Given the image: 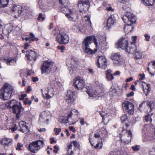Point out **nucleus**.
<instances>
[{
  "instance_id": "f257e3e1",
  "label": "nucleus",
  "mask_w": 155,
  "mask_h": 155,
  "mask_svg": "<svg viewBox=\"0 0 155 155\" xmlns=\"http://www.w3.org/2000/svg\"><path fill=\"white\" fill-rule=\"evenodd\" d=\"M93 42L97 47V39L94 36H88L84 38L82 43V47L84 53L88 54H92L95 53L97 51V49H95L94 51L90 48V45Z\"/></svg>"
},
{
  "instance_id": "f03ea898",
  "label": "nucleus",
  "mask_w": 155,
  "mask_h": 155,
  "mask_svg": "<svg viewBox=\"0 0 155 155\" xmlns=\"http://www.w3.org/2000/svg\"><path fill=\"white\" fill-rule=\"evenodd\" d=\"M13 91L12 87L5 84L4 87L1 89L0 98L3 100L8 99L11 97Z\"/></svg>"
},
{
  "instance_id": "7ed1b4c3",
  "label": "nucleus",
  "mask_w": 155,
  "mask_h": 155,
  "mask_svg": "<svg viewBox=\"0 0 155 155\" xmlns=\"http://www.w3.org/2000/svg\"><path fill=\"white\" fill-rule=\"evenodd\" d=\"M44 145V142L43 140L35 141L29 144L28 149L31 152L35 153L43 147Z\"/></svg>"
},
{
  "instance_id": "20e7f679",
  "label": "nucleus",
  "mask_w": 155,
  "mask_h": 155,
  "mask_svg": "<svg viewBox=\"0 0 155 155\" xmlns=\"http://www.w3.org/2000/svg\"><path fill=\"white\" fill-rule=\"evenodd\" d=\"M64 31L63 29L60 31L59 34L56 37V39L59 43L66 45L68 43L69 38L68 35Z\"/></svg>"
},
{
  "instance_id": "39448f33",
  "label": "nucleus",
  "mask_w": 155,
  "mask_h": 155,
  "mask_svg": "<svg viewBox=\"0 0 155 155\" xmlns=\"http://www.w3.org/2000/svg\"><path fill=\"white\" fill-rule=\"evenodd\" d=\"M127 18L128 21L130 22V24H127L124 26V31H126V30L128 29L129 27L135 23L136 21V18L134 15L132 13L130 12H127L125 14V16H124L122 18L123 21L125 23H126L127 22L126 21V18Z\"/></svg>"
},
{
  "instance_id": "423d86ee",
  "label": "nucleus",
  "mask_w": 155,
  "mask_h": 155,
  "mask_svg": "<svg viewBox=\"0 0 155 155\" xmlns=\"http://www.w3.org/2000/svg\"><path fill=\"white\" fill-rule=\"evenodd\" d=\"M53 63L48 61H45L41 67L42 74H47L49 73L51 71Z\"/></svg>"
},
{
  "instance_id": "0eeeda50",
  "label": "nucleus",
  "mask_w": 155,
  "mask_h": 155,
  "mask_svg": "<svg viewBox=\"0 0 155 155\" xmlns=\"http://www.w3.org/2000/svg\"><path fill=\"white\" fill-rule=\"evenodd\" d=\"M122 136L120 138L121 140L126 143H128L131 141L132 133L130 130L127 131L123 129L122 130Z\"/></svg>"
},
{
  "instance_id": "6e6552de",
  "label": "nucleus",
  "mask_w": 155,
  "mask_h": 155,
  "mask_svg": "<svg viewBox=\"0 0 155 155\" xmlns=\"http://www.w3.org/2000/svg\"><path fill=\"white\" fill-rule=\"evenodd\" d=\"M123 109L130 114H133L134 112V106L133 104L127 101H125L122 104Z\"/></svg>"
},
{
  "instance_id": "1a4fd4ad",
  "label": "nucleus",
  "mask_w": 155,
  "mask_h": 155,
  "mask_svg": "<svg viewBox=\"0 0 155 155\" xmlns=\"http://www.w3.org/2000/svg\"><path fill=\"white\" fill-rule=\"evenodd\" d=\"M43 97L46 99H49L53 96L54 94L53 88L48 87L45 90H41Z\"/></svg>"
},
{
  "instance_id": "9d476101",
  "label": "nucleus",
  "mask_w": 155,
  "mask_h": 155,
  "mask_svg": "<svg viewBox=\"0 0 155 155\" xmlns=\"http://www.w3.org/2000/svg\"><path fill=\"white\" fill-rule=\"evenodd\" d=\"M97 64L98 67L105 69L107 66V62L105 57L103 56H99L97 59Z\"/></svg>"
},
{
  "instance_id": "9b49d317",
  "label": "nucleus",
  "mask_w": 155,
  "mask_h": 155,
  "mask_svg": "<svg viewBox=\"0 0 155 155\" xmlns=\"http://www.w3.org/2000/svg\"><path fill=\"white\" fill-rule=\"evenodd\" d=\"M24 110V108L21 105L18 104L12 109V112L15 115L17 119H19L21 116L22 113Z\"/></svg>"
},
{
  "instance_id": "f8f14e48",
  "label": "nucleus",
  "mask_w": 155,
  "mask_h": 155,
  "mask_svg": "<svg viewBox=\"0 0 155 155\" xmlns=\"http://www.w3.org/2000/svg\"><path fill=\"white\" fill-rule=\"evenodd\" d=\"M116 48H120L123 50L127 49L128 46V42L126 39L121 38L116 45Z\"/></svg>"
},
{
  "instance_id": "ddd939ff",
  "label": "nucleus",
  "mask_w": 155,
  "mask_h": 155,
  "mask_svg": "<svg viewBox=\"0 0 155 155\" xmlns=\"http://www.w3.org/2000/svg\"><path fill=\"white\" fill-rule=\"evenodd\" d=\"M73 83L75 87L79 90L83 89L84 86V80L80 77L75 78L73 80Z\"/></svg>"
},
{
  "instance_id": "4468645a",
  "label": "nucleus",
  "mask_w": 155,
  "mask_h": 155,
  "mask_svg": "<svg viewBox=\"0 0 155 155\" xmlns=\"http://www.w3.org/2000/svg\"><path fill=\"white\" fill-rule=\"evenodd\" d=\"M77 62V59L73 57L67 59L66 64V65L68 67V69L69 71H73L74 66Z\"/></svg>"
},
{
  "instance_id": "2eb2a0df",
  "label": "nucleus",
  "mask_w": 155,
  "mask_h": 155,
  "mask_svg": "<svg viewBox=\"0 0 155 155\" xmlns=\"http://www.w3.org/2000/svg\"><path fill=\"white\" fill-rule=\"evenodd\" d=\"M94 137H92V134L91 133L89 135V140L91 145L95 149H101L103 146L102 140L101 139V140H98L97 143L96 145H94Z\"/></svg>"
},
{
  "instance_id": "dca6fc26",
  "label": "nucleus",
  "mask_w": 155,
  "mask_h": 155,
  "mask_svg": "<svg viewBox=\"0 0 155 155\" xmlns=\"http://www.w3.org/2000/svg\"><path fill=\"white\" fill-rule=\"evenodd\" d=\"M12 12L14 15L15 18L23 15V11H22V7L20 6H16L14 7L12 10Z\"/></svg>"
},
{
  "instance_id": "f3484780",
  "label": "nucleus",
  "mask_w": 155,
  "mask_h": 155,
  "mask_svg": "<svg viewBox=\"0 0 155 155\" xmlns=\"http://www.w3.org/2000/svg\"><path fill=\"white\" fill-rule=\"evenodd\" d=\"M78 6L82 7V9L84 11L87 10L88 5L90 4L89 0H79L78 1Z\"/></svg>"
},
{
  "instance_id": "a211bd4d",
  "label": "nucleus",
  "mask_w": 155,
  "mask_h": 155,
  "mask_svg": "<svg viewBox=\"0 0 155 155\" xmlns=\"http://www.w3.org/2000/svg\"><path fill=\"white\" fill-rule=\"evenodd\" d=\"M75 98V92L71 91H68L66 96V100L68 103H71L74 101Z\"/></svg>"
},
{
  "instance_id": "6ab92c4d",
  "label": "nucleus",
  "mask_w": 155,
  "mask_h": 155,
  "mask_svg": "<svg viewBox=\"0 0 155 155\" xmlns=\"http://www.w3.org/2000/svg\"><path fill=\"white\" fill-rule=\"evenodd\" d=\"M110 58L114 60V63L120 64L121 63V59L120 58V54L119 53H115L111 54Z\"/></svg>"
},
{
  "instance_id": "aec40b11",
  "label": "nucleus",
  "mask_w": 155,
  "mask_h": 155,
  "mask_svg": "<svg viewBox=\"0 0 155 155\" xmlns=\"http://www.w3.org/2000/svg\"><path fill=\"white\" fill-rule=\"evenodd\" d=\"M87 93L90 97L96 98L97 97H100L101 95V90L94 91L92 89H87Z\"/></svg>"
},
{
  "instance_id": "412c9836",
  "label": "nucleus",
  "mask_w": 155,
  "mask_h": 155,
  "mask_svg": "<svg viewBox=\"0 0 155 155\" xmlns=\"http://www.w3.org/2000/svg\"><path fill=\"white\" fill-rule=\"evenodd\" d=\"M19 130L21 132L26 134L29 131V128L28 126H26L25 122L21 121L19 123Z\"/></svg>"
},
{
  "instance_id": "4be33fe9",
  "label": "nucleus",
  "mask_w": 155,
  "mask_h": 155,
  "mask_svg": "<svg viewBox=\"0 0 155 155\" xmlns=\"http://www.w3.org/2000/svg\"><path fill=\"white\" fill-rule=\"evenodd\" d=\"M50 114L49 112L48 111L45 110L42 112L41 113L39 120L41 122H44L45 121H47L48 120L47 117Z\"/></svg>"
},
{
  "instance_id": "5701e85b",
  "label": "nucleus",
  "mask_w": 155,
  "mask_h": 155,
  "mask_svg": "<svg viewBox=\"0 0 155 155\" xmlns=\"http://www.w3.org/2000/svg\"><path fill=\"white\" fill-rule=\"evenodd\" d=\"M26 56L28 57L30 60H33L35 61L37 59L36 53L32 50L26 51Z\"/></svg>"
},
{
  "instance_id": "b1692460",
  "label": "nucleus",
  "mask_w": 155,
  "mask_h": 155,
  "mask_svg": "<svg viewBox=\"0 0 155 155\" xmlns=\"http://www.w3.org/2000/svg\"><path fill=\"white\" fill-rule=\"evenodd\" d=\"M99 113L102 117V121L105 124L108 123L110 120L111 114L103 111L100 112Z\"/></svg>"
},
{
  "instance_id": "393cba45",
  "label": "nucleus",
  "mask_w": 155,
  "mask_h": 155,
  "mask_svg": "<svg viewBox=\"0 0 155 155\" xmlns=\"http://www.w3.org/2000/svg\"><path fill=\"white\" fill-rule=\"evenodd\" d=\"M116 23V19L114 15H111L107 20V26L108 28H110Z\"/></svg>"
},
{
  "instance_id": "a878e982",
  "label": "nucleus",
  "mask_w": 155,
  "mask_h": 155,
  "mask_svg": "<svg viewBox=\"0 0 155 155\" xmlns=\"http://www.w3.org/2000/svg\"><path fill=\"white\" fill-rule=\"evenodd\" d=\"M77 112V110H72L70 112V114H68V117H67L66 120L65 121H64V120H63V122L65 123H68L70 124H74L76 122V121H74V120H72L71 117V115L72 114L73 112Z\"/></svg>"
},
{
  "instance_id": "bb28decb",
  "label": "nucleus",
  "mask_w": 155,
  "mask_h": 155,
  "mask_svg": "<svg viewBox=\"0 0 155 155\" xmlns=\"http://www.w3.org/2000/svg\"><path fill=\"white\" fill-rule=\"evenodd\" d=\"M147 70L150 74L154 75L153 73H155V60L149 64Z\"/></svg>"
},
{
  "instance_id": "cd10ccee",
  "label": "nucleus",
  "mask_w": 155,
  "mask_h": 155,
  "mask_svg": "<svg viewBox=\"0 0 155 155\" xmlns=\"http://www.w3.org/2000/svg\"><path fill=\"white\" fill-rule=\"evenodd\" d=\"M12 139L8 138H5L2 139L1 143L5 147L8 146L12 144Z\"/></svg>"
},
{
  "instance_id": "c85d7f7f",
  "label": "nucleus",
  "mask_w": 155,
  "mask_h": 155,
  "mask_svg": "<svg viewBox=\"0 0 155 155\" xmlns=\"http://www.w3.org/2000/svg\"><path fill=\"white\" fill-rule=\"evenodd\" d=\"M142 86L144 93L145 94L147 95L148 93L149 92L150 90V84H147L144 83V84H142Z\"/></svg>"
},
{
  "instance_id": "c756f323",
  "label": "nucleus",
  "mask_w": 155,
  "mask_h": 155,
  "mask_svg": "<svg viewBox=\"0 0 155 155\" xmlns=\"http://www.w3.org/2000/svg\"><path fill=\"white\" fill-rule=\"evenodd\" d=\"M17 102L15 100H12L9 102H8L6 104V106L7 108L12 109L13 107L17 105Z\"/></svg>"
},
{
  "instance_id": "7c9ffc66",
  "label": "nucleus",
  "mask_w": 155,
  "mask_h": 155,
  "mask_svg": "<svg viewBox=\"0 0 155 155\" xmlns=\"http://www.w3.org/2000/svg\"><path fill=\"white\" fill-rule=\"evenodd\" d=\"M112 71L109 69L106 71V78L108 81H110L114 79V77L111 74Z\"/></svg>"
},
{
  "instance_id": "2f4dec72",
  "label": "nucleus",
  "mask_w": 155,
  "mask_h": 155,
  "mask_svg": "<svg viewBox=\"0 0 155 155\" xmlns=\"http://www.w3.org/2000/svg\"><path fill=\"white\" fill-rule=\"evenodd\" d=\"M68 11L69 12V14L66 13V16L68 18L69 20L72 21H74L75 19L73 17V15L74 14V12L71 9H68Z\"/></svg>"
},
{
  "instance_id": "473e14b6",
  "label": "nucleus",
  "mask_w": 155,
  "mask_h": 155,
  "mask_svg": "<svg viewBox=\"0 0 155 155\" xmlns=\"http://www.w3.org/2000/svg\"><path fill=\"white\" fill-rule=\"evenodd\" d=\"M137 47L134 45L130 46L127 48L125 51L128 53L134 54L137 50Z\"/></svg>"
},
{
  "instance_id": "72a5a7b5",
  "label": "nucleus",
  "mask_w": 155,
  "mask_h": 155,
  "mask_svg": "<svg viewBox=\"0 0 155 155\" xmlns=\"http://www.w3.org/2000/svg\"><path fill=\"white\" fill-rule=\"evenodd\" d=\"M100 134L101 136V140H102L103 138L106 137H107L108 132L105 128H102L100 129Z\"/></svg>"
},
{
  "instance_id": "f704fd0d",
  "label": "nucleus",
  "mask_w": 155,
  "mask_h": 155,
  "mask_svg": "<svg viewBox=\"0 0 155 155\" xmlns=\"http://www.w3.org/2000/svg\"><path fill=\"white\" fill-rule=\"evenodd\" d=\"M153 113H152L151 115V117H150V115L148 114L146 115L145 117V120L146 122H147L149 120V119H150V123L151 125H152V121L153 119Z\"/></svg>"
},
{
  "instance_id": "c9c22d12",
  "label": "nucleus",
  "mask_w": 155,
  "mask_h": 155,
  "mask_svg": "<svg viewBox=\"0 0 155 155\" xmlns=\"http://www.w3.org/2000/svg\"><path fill=\"white\" fill-rule=\"evenodd\" d=\"M4 60L5 61L6 63L8 65H12L16 62V61L13 58H8L7 59H5Z\"/></svg>"
},
{
  "instance_id": "e433bc0d",
  "label": "nucleus",
  "mask_w": 155,
  "mask_h": 155,
  "mask_svg": "<svg viewBox=\"0 0 155 155\" xmlns=\"http://www.w3.org/2000/svg\"><path fill=\"white\" fill-rule=\"evenodd\" d=\"M134 53H135V58L136 59H140L142 58V53L139 50L137 49Z\"/></svg>"
},
{
  "instance_id": "4c0bfd02",
  "label": "nucleus",
  "mask_w": 155,
  "mask_h": 155,
  "mask_svg": "<svg viewBox=\"0 0 155 155\" xmlns=\"http://www.w3.org/2000/svg\"><path fill=\"white\" fill-rule=\"evenodd\" d=\"M8 2V0H0V8L7 6Z\"/></svg>"
},
{
  "instance_id": "58836bf2",
  "label": "nucleus",
  "mask_w": 155,
  "mask_h": 155,
  "mask_svg": "<svg viewBox=\"0 0 155 155\" xmlns=\"http://www.w3.org/2000/svg\"><path fill=\"white\" fill-rule=\"evenodd\" d=\"M153 2L155 0H153ZM142 3H143L145 5L150 6L151 5L153 4V3L150 0H141Z\"/></svg>"
},
{
  "instance_id": "ea45409f",
  "label": "nucleus",
  "mask_w": 155,
  "mask_h": 155,
  "mask_svg": "<svg viewBox=\"0 0 155 155\" xmlns=\"http://www.w3.org/2000/svg\"><path fill=\"white\" fill-rule=\"evenodd\" d=\"M38 3V6L40 9H43L44 8L45 5L43 0H39Z\"/></svg>"
},
{
  "instance_id": "a19ab883",
  "label": "nucleus",
  "mask_w": 155,
  "mask_h": 155,
  "mask_svg": "<svg viewBox=\"0 0 155 155\" xmlns=\"http://www.w3.org/2000/svg\"><path fill=\"white\" fill-rule=\"evenodd\" d=\"M86 17L87 18V19H86V24H88V28H92V24L90 20V17L89 16H87Z\"/></svg>"
},
{
  "instance_id": "79ce46f5",
  "label": "nucleus",
  "mask_w": 155,
  "mask_h": 155,
  "mask_svg": "<svg viewBox=\"0 0 155 155\" xmlns=\"http://www.w3.org/2000/svg\"><path fill=\"white\" fill-rule=\"evenodd\" d=\"M120 120L122 123H124L127 121H128L127 117L126 114H124L121 117Z\"/></svg>"
},
{
  "instance_id": "37998d69",
  "label": "nucleus",
  "mask_w": 155,
  "mask_h": 155,
  "mask_svg": "<svg viewBox=\"0 0 155 155\" xmlns=\"http://www.w3.org/2000/svg\"><path fill=\"white\" fill-rule=\"evenodd\" d=\"M72 29L74 31L76 32H78L80 31V28L76 25H74L73 26Z\"/></svg>"
},
{
  "instance_id": "c03bdc74",
  "label": "nucleus",
  "mask_w": 155,
  "mask_h": 155,
  "mask_svg": "<svg viewBox=\"0 0 155 155\" xmlns=\"http://www.w3.org/2000/svg\"><path fill=\"white\" fill-rule=\"evenodd\" d=\"M147 105L150 108V109H152L154 107V104L153 101H150L147 104Z\"/></svg>"
},
{
  "instance_id": "a18cd8bd",
  "label": "nucleus",
  "mask_w": 155,
  "mask_h": 155,
  "mask_svg": "<svg viewBox=\"0 0 155 155\" xmlns=\"http://www.w3.org/2000/svg\"><path fill=\"white\" fill-rule=\"evenodd\" d=\"M24 104L25 105L28 104L30 105L32 103L31 101L29 100L28 99L26 98L25 100L23 101Z\"/></svg>"
},
{
  "instance_id": "49530a36",
  "label": "nucleus",
  "mask_w": 155,
  "mask_h": 155,
  "mask_svg": "<svg viewBox=\"0 0 155 155\" xmlns=\"http://www.w3.org/2000/svg\"><path fill=\"white\" fill-rule=\"evenodd\" d=\"M54 131L55 132V134L56 135H58L59 134L60 132L61 131V128L58 129L57 128H55L54 129Z\"/></svg>"
},
{
  "instance_id": "de8ad7c7",
  "label": "nucleus",
  "mask_w": 155,
  "mask_h": 155,
  "mask_svg": "<svg viewBox=\"0 0 155 155\" xmlns=\"http://www.w3.org/2000/svg\"><path fill=\"white\" fill-rule=\"evenodd\" d=\"M11 30L8 31L7 29H5L3 28V33L4 34L6 35H8L9 33L11 32Z\"/></svg>"
},
{
  "instance_id": "09e8293b",
  "label": "nucleus",
  "mask_w": 155,
  "mask_h": 155,
  "mask_svg": "<svg viewBox=\"0 0 155 155\" xmlns=\"http://www.w3.org/2000/svg\"><path fill=\"white\" fill-rule=\"evenodd\" d=\"M120 151H112L110 152V155H118Z\"/></svg>"
},
{
  "instance_id": "8fccbe9b",
  "label": "nucleus",
  "mask_w": 155,
  "mask_h": 155,
  "mask_svg": "<svg viewBox=\"0 0 155 155\" xmlns=\"http://www.w3.org/2000/svg\"><path fill=\"white\" fill-rule=\"evenodd\" d=\"M138 146L137 145H135L132 147V149L134 151H136L138 150L139 149Z\"/></svg>"
},
{
  "instance_id": "3c124183",
  "label": "nucleus",
  "mask_w": 155,
  "mask_h": 155,
  "mask_svg": "<svg viewBox=\"0 0 155 155\" xmlns=\"http://www.w3.org/2000/svg\"><path fill=\"white\" fill-rule=\"evenodd\" d=\"M57 48L60 50L62 52H63L64 50L65 49V48L63 46H57Z\"/></svg>"
},
{
  "instance_id": "603ef678",
  "label": "nucleus",
  "mask_w": 155,
  "mask_h": 155,
  "mask_svg": "<svg viewBox=\"0 0 155 155\" xmlns=\"http://www.w3.org/2000/svg\"><path fill=\"white\" fill-rule=\"evenodd\" d=\"M37 19L39 21L41 19L42 20H44L45 19V18L43 16L42 14L41 13L39 14L38 17L37 18Z\"/></svg>"
},
{
  "instance_id": "864d4df0",
  "label": "nucleus",
  "mask_w": 155,
  "mask_h": 155,
  "mask_svg": "<svg viewBox=\"0 0 155 155\" xmlns=\"http://www.w3.org/2000/svg\"><path fill=\"white\" fill-rule=\"evenodd\" d=\"M23 145L22 144H21L19 143H18L17 144V147L16 148V150H21V148L22 147Z\"/></svg>"
},
{
  "instance_id": "5fc2aeb1",
  "label": "nucleus",
  "mask_w": 155,
  "mask_h": 155,
  "mask_svg": "<svg viewBox=\"0 0 155 155\" xmlns=\"http://www.w3.org/2000/svg\"><path fill=\"white\" fill-rule=\"evenodd\" d=\"M110 95H112V96L114 95L113 94V93L115 94L116 92V89H110Z\"/></svg>"
},
{
  "instance_id": "6e6d98bb",
  "label": "nucleus",
  "mask_w": 155,
  "mask_h": 155,
  "mask_svg": "<svg viewBox=\"0 0 155 155\" xmlns=\"http://www.w3.org/2000/svg\"><path fill=\"white\" fill-rule=\"evenodd\" d=\"M92 137H93L94 139V137L97 138H100L101 139V135L100 133H97L96 134H95L94 136H92Z\"/></svg>"
},
{
  "instance_id": "4d7b16f0",
  "label": "nucleus",
  "mask_w": 155,
  "mask_h": 155,
  "mask_svg": "<svg viewBox=\"0 0 155 155\" xmlns=\"http://www.w3.org/2000/svg\"><path fill=\"white\" fill-rule=\"evenodd\" d=\"M61 11L62 12L64 13V14H66V13H66V12L68 10V9L64 7H62L61 8Z\"/></svg>"
},
{
  "instance_id": "13d9d810",
  "label": "nucleus",
  "mask_w": 155,
  "mask_h": 155,
  "mask_svg": "<svg viewBox=\"0 0 155 155\" xmlns=\"http://www.w3.org/2000/svg\"><path fill=\"white\" fill-rule=\"evenodd\" d=\"M139 76L140 77V78H139L140 80H142L145 77V75L144 74H139Z\"/></svg>"
},
{
  "instance_id": "bf43d9fd",
  "label": "nucleus",
  "mask_w": 155,
  "mask_h": 155,
  "mask_svg": "<svg viewBox=\"0 0 155 155\" xmlns=\"http://www.w3.org/2000/svg\"><path fill=\"white\" fill-rule=\"evenodd\" d=\"M27 96V94H22L21 95L20 97L19 98L20 100H23L25 97Z\"/></svg>"
},
{
  "instance_id": "052dcab7",
  "label": "nucleus",
  "mask_w": 155,
  "mask_h": 155,
  "mask_svg": "<svg viewBox=\"0 0 155 155\" xmlns=\"http://www.w3.org/2000/svg\"><path fill=\"white\" fill-rule=\"evenodd\" d=\"M134 95V92L133 91H131L130 93H128L126 94V96L127 97H130Z\"/></svg>"
},
{
  "instance_id": "680f3d73",
  "label": "nucleus",
  "mask_w": 155,
  "mask_h": 155,
  "mask_svg": "<svg viewBox=\"0 0 155 155\" xmlns=\"http://www.w3.org/2000/svg\"><path fill=\"white\" fill-rule=\"evenodd\" d=\"M144 37L145 38V40L147 41H148L150 38V36L147 34H145L144 35Z\"/></svg>"
},
{
  "instance_id": "e2e57ef3",
  "label": "nucleus",
  "mask_w": 155,
  "mask_h": 155,
  "mask_svg": "<svg viewBox=\"0 0 155 155\" xmlns=\"http://www.w3.org/2000/svg\"><path fill=\"white\" fill-rule=\"evenodd\" d=\"M54 150H53L54 153H57V151L58 150V148L56 146H54Z\"/></svg>"
},
{
  "instance_id": "0e129e2a",
  "label": "nucleus",
  "mask_w": 155,
  "mask_h": 155,
  "mask_svg": "<svg viewBox=\"0 0 155 155\" xmlns=\"http://www.w3.org/2000/svg\"><path fill=\"white\" fill-rule=\"evenodd\" d=\"M106 10L109 11L113 12L114 11V9L112 8L110 6L106 8Z\"/></svg>"
},
{
  "instance_id": "69168bd1",
  "label": "nucleus",
  "mask_w": 155,
  "mask_h": 155,
  "mask_svg": "<svg viewBox=\"0 0 155 155\" xmlns=\"http://www.w3.org/2000/svg\"><path fill=\"white\" fill-rule=\"evenodd\" d=\"M72 147V144H69L68 147V150L67 151L68 153H69V151L71 150V148Z\"/></svg>"
},
{
  "instance_id": "338daca9",
  "label": "nucleus",
  "mask_w": 155,
  "mask_h": 155,
  "mask_svg": "<svg viewBox=\"0 0 155 155\" xmlns=\"http://www.w3.org/2000/svg\"><path fill=\"white\" fill-rule=\"evenodd\" d=\"M71 144H73L75 147H77L78 145V143L76 141L72 142Z\"/></svg>"
},
{
  "instance_id": "774afa93",
  "label": "nucleus",
  "mask_w": 155,
  "mask_h": 155,
  "mask_svg": "<svg viewBox=\"0 0 155 155\" xmlns=\"http://www.w3.org/2000/svg\"><path fill=\"white\" fill-rule=\"evenodd\" d=\"M31 38L30 37H28L25 38V40L26 41H29L30 42H31L32 41H31Z\"/></svg>"
}]
</instances>
